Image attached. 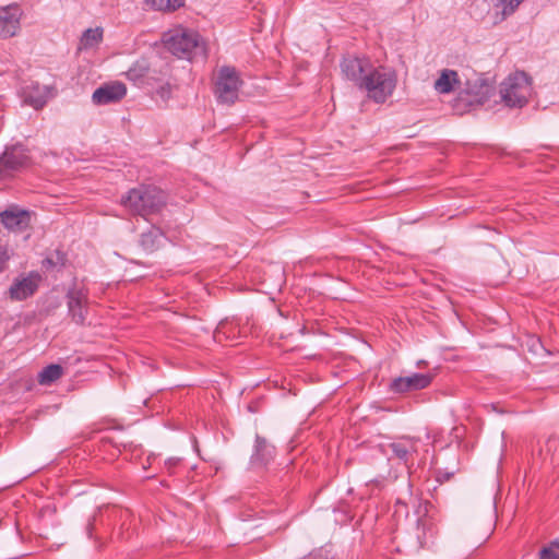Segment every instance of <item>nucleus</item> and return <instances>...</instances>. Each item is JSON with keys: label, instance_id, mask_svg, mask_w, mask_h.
I'll return each instance as SVG.
<instances>
[{"label": "nucleus", "instance_id": "24", "mask_svg": "<svg viewBox=\"0 0 559 559\" xmlns=\"http://www.w3.org/2000/svg\"><path fill=\"white\" fill-rule=\"evenodd\" d=\"M539 559H559V543L555 542L549 547L539 551Z\"/></svg>", "mask_w": 559, "mask_h": 559}, {"label": "nucleus", "instance_id": "11", "mask_svg": "<svg viewBox=\"0 0 559 559\" xmlns=\"http://www.w3.org/2000/svg\"><path fill=\"white\" fill-rule=\"evenodd\" d=\"M432 381L428 373H413L407 377H399L391 381L389 389L393 393H408L427 388Z\"/></svg>", "mask_w": 559, "mask_h": 559}, {"label": "nucleus", "instance_id": "1", "mask_svg": "<svg viewBox=\"0 0 559 559\" xmlns=\"http://www.w3.org/2000/svg\"><path fill=\"white\" fill-rule=\"evenodd\" d=\"M121 204L131 214L146 217L166 205V194L154 186H139L121 198Z\"/></svg>", "mask_w": 559, "mask_h": 559}, {"label": "nucleus", "instance_id": "5", "mask_svg": "<svg viewBox=\"0 0 559 559\" xmlns=\"http://www.w3.org/2000/svg\"><path fill=\"white\" fill-rule=\"evenodd\" d=\"M31 165V156L23 144L7 146L0 155V179L13 178Z\"/></svg>", "mask_w": 559, "mask_h": 559}, {"label": "nucleus", "instance_id": "18", "mask_svg": "<svg viewBox=\"0 0 559 559\" xmlns=\"http://www.w3.org/2000/svg\"><path fill=\"white\" fill-rule=\"evenodd\" d=\"M459 75L454 70H443L439 79L435 82V88L438 93L448 94L459 84Z\"/></svg>", "mask_w": 559, "mask_h": 559}, {"label": "nucleus", "instance_id": "21", "mask_svg": "<svg viewBox=\"0 0 559 559\" xmlns=\"http://www.w3.org/2000/svg\"><path fill=\"white\" fill-rule=\"evenodd\" d=\"M63 374V369L59 365H49L45 367L38 374V382L41 385H50Z\"/></svg>", "mask_w": 559, "mask_h": 559}, {"label": "nucleus", "instance_id": "20", "mask_svg": "<svg viewBox=\"0 0 559 559\" xmlns=\"http://www.w3.org/2000/svg\"><path fill=\"white\" fill-rule=\"evenodd\" d=\"M103 28H87L81 36L79 50H87L97 47L103 40Z\"/></svg>", "mask_w": 559, "mask_h": 559}, {"label": "nucleus", "instance_id": "7", "mask_svg": "<svg viewBox=\"0 0 559 559\" xmlns=\"http://www.w3.org/2000/svg\"><path fill=\"white\" fill-rule=\"evenodd\" d=\"M41 275L32 271L16 276L8 289V297L13 301H23L32 297L38 289Z\"/></svg>", "mask_w": 559, "mask_h": 559}, {"label": "nucleus", "instance_id": "2", "mask_svg": "<svg viewBox=\"0 0 559 559\" xmlns=\"http://www.w3.org/2000/svg\"><path fill=\"white\" fill-rule=\"evenodd\" d=\"M164 45L169 52L178 58L192 59L197 55L204 53L199 34L183 27L167 32L164 35Z\"/></svg>", "mask_w": 559, "mask_h": 559}, {"label": "nucleus", "instance_id": "15", "mask_svg": "<svg viewBox=\"0 0 559 559\" xmlns=\"http://www.w3.org/2000/svg\"><path fill=\"white\" fill-rule=\"evenodd\" d=\"M394 457L399 459L406 466L413 455L417 452V440L413 438H401L388 445Z\"/></svg>", "mask_w": 559, "mask_h": 559}, {"label": "nucleus", "instance_id": "25", "mask_svg": "<svg viewBox=\"0 0 559 559\" xmlns=\"http://www.w3.org/2000/svg\"><path fill=\"white\" fill-rule=\"evenodd\" d=\"M155 94L164 102V103H167L170 97H171V94H173V86L169 84V83H165L163 85H160Z\"/></svg>", "mask_w": 559, "mask_h": 559}, {"label": "nucleus", "instance_id": "23", "mask_svg": "<svg viewBox=\"0 0 559 559\" xmlns=\"http://www.w3.org/2000/svg\"><path fill=\"white\" fill-rule=\"evenodd\" d=\"M523 1L524 0H497V7H501V14L506 17L513 14Z\"/></svg>", "mask_w": 559, "mask_h": 559}, {"label": "nucleus", "instance_id": "22", "mask_svg": "<svg viewBox=\"0 0 559 559\" xmlns=\"http://www.w3.org/2000/svg\"><path fill=\"white\" fill-rule=\"evenodd\" d=\"M145 3L158 11H175L185 4V0H145Z\"/></svg>", "mask_w": 559, "mask_h": 559}, {"label": "nucleus", "instance_id": "17", "mask_svg": "<svg viewBox=\"0 0 559 559\" xmlns=\"http://www.w3.org/2000/svg\"><path fill=\"white\" fill-rule=\"evenodd\" d=\"M274 455V448L266 442L264 438L257 437L255 452L252 455V463L259 465H266Z\"/></svg>", "mask_w": 559, "mask_h": 559}, {"label": "nucleus", "instance_id": "12", "mask_svg": "<svg viewBox=\"0 0 559 559\" xmlns=\"http://www.w3.org/2000/svg\"><path fill=\"white\" fill-rule=\"evenodd\" d=\"M126 94V85L120 82H114L96 88L92 95V100L95 105H107L119 102Z\"/></svg>", "mask_w": 559, "mask_h": 559}, {"label": "nucleus", "instance_id": "6", "mask_svg": "<svg viewBox=\"0 0 559 559\" xmlns=\"http://www.w3.org/2000/svg\"><path fill=\"white\" fill-rule=\"evenodd\" d=\"M241 83L239 73L234 67H222L217 71L214 87L217 100L222 104H234L238 98V92Z\"/></svg>", "mask_w": 559, "mask_h": 559}, {"label": "nucleus", "instance_id": "14", "mask_svg": "<svg viewBox=\"0 0 559 559\" xmlns=\"http://www.w3.org/2000/svg\"><path fill=\"white\" fill-rule=\"evenodd\" d=\"M23 103L32 106L35 109L43 108L48 98H49V90L45 85L31 84L23 88L22 91Z\"/></svg>", "mask_w": 559, "mask_h": 559}, {"label": "nucleus", "instance_id": "10", "mask_svg": "<svg viewBox=\"0 0 559 559\" xmlns=\"http://www.w3.org/2000/svg\"><path fill=\"white\" fill-rule=\"evenodd\" d=\"M23 11L12 3L0 8V38H11L20 32Z\"/></svg>", "mask_w": 559, "mask_h": 559}, {"label": "nucleus", "instance_id": "8", "mask_svg": "<svg viewBox=\"0 0 559 559\" xmlns=\"http://www.w3.org/2000/svg\"><path fill=\"white\" fill-rule=\"evenodd\" d=\"M340 67L344 78L360 87L373 64L366 57L346 56L342 59Z\"/></svg>", "mask_w": 559, "mask_h": 559}, {"label": "nucleus", "instance_id": "16", "mask_svg": "<svg viewBox=\"0 0 559 559\" xmlns=\"http://www.w3.org/2000/svg\"><path fill=\"white\" fill-rule=\"evenodd\" d=\"M164 241V234L157 227H151L150 230L142 233L140 245L146 252H153L158 249Z\"/></svg>", "mask_w": 559, "mask_h": 559}, {"label": "nucleus", "instance_id": "4", "mask_svg": "<svg viewBox=\"0 0 559 559\" xmlns=\"http://www.w3.org/2000/svg\"><path fill=\"white\" fill-rule=\"evenodd\" d=\"M532 94L531 79L524 72L510 74L500 85V96L508 107H523Z\"/></svg>", "mask_w": 559, "mask_h": 559}, {"label": "nucleus", "instance_id": "13", "mask_svg": "<svg viewBox=\"0 0 559 559\" xmlns=\"http://www.w3.org/2000/svg\"><path fill=\"white\" fill-rule=\"evenodd\" d=\"M1 223L5 228L13 231L25 230L31 224V214L28 211L17 207H10L0 213Z\"/></svg>", "mask_w": 559, "mask_h": 559}, {"label": "nucleus", "instance_id": "27", "mask_svg": "<svg viewBox=\"0 0 559 559\" xmlns=\"http://www.w3.org/2000/svg\"><path fill=\"white\" fill-rule=\"evenodd\" d=\"M178 461H179L178 459H169L167 463H168L170 466H175V465L178 463Z\"/></svg>", "mask_w": 559, "mask_h": 559}, {"label": "nucleus", "instance_id": "9", "mask_svg": "<svg viewBox=\"0 0 559 559\" xmlns=\"http://www.w3.org/2000/svg\"><path fill=\"white\" fill-rule=\"evenodd\" d=\"M68 312L76 324H83L88 310V296L83 287H72L67 294Z\"/></svg>", "mask_w": 559, "mask_h": 559}, {"label": "nucleus", "instance_id": "19", "mask_svg": "<svg viewBox=\"0 0 559 559\" xmlns=\"http://www.w3.org/2000/svg\"><path fill=\"white\" fill-rule=\"evenodd\" d=\"M492 92L493 88L490 84L477 80L473 86L468 87L467 93L472 96L469 103L484 104L489 99Z\"/></svg>", "mask_w": 559, "mask_h": 559}, {"label": "nucleus", "instance_id": "3", "mask_svg": "<svg viewBox=\"0 0 559 559\" xmlns=\"http://www.w3.org/2000/svg\"><path fill=\"white\" fill-rule=\"evenodd\" d=\"M396 85L395 75L381 67H372L360 90H365L370 99L376 103H384L392 95Z\"/></svg>", "mask_w": 559, "mask_h": 559}, {"label": "nucleus", "instance_id": "26", "mask_svg": "<svg viewBox=\"0 0 559 559\" xmlns=\"http://www.w3.org/2000/svg\"><path fill=\"white\" fill-rule=\"evenodd\" d=\"M10 260V253L7 246L0 245V272L7 269V263Z\"/></svg>", "mask_w": 559, "mask_h": 559}]
</instances>
